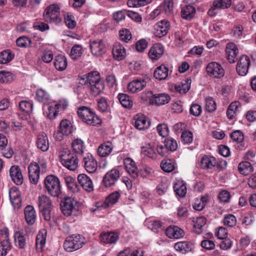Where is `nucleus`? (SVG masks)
I'll use <instances>...</instances> for the list:
<instances>
[{"instance_id":"1","label":"nucleus","mask_w":256,"mask_h":256,"mask_svg":"<svg viewBox=\"0 0 256 256\" xmlns=\"http://www.w3.org/2000/svg\"><path fill=\"white\" fill-rule=\"evenodd\" d=\"M58 157L61 164L68 170L74 171L78 168V158L68 148H60L58 151Z\"/></svg>"},{"instance_id":"2","label":"nucleus","mask_w":256,"mask_h":256,"mask_svg":"<svg viewBox=\"0 0 256 256\" xmlns=\"http://www.w3.org/2000/svg\"><path fill=\"white\" fill-rule=\"evenodd\" d=\"M79 118L84 123L91 126H98L101 124L102 120L92 108L82 106L78 108L77 110Z\"/></svg>"},{"instance_id":"3","label":"nucleus","mask_w":256,"mask_h":256,"mask_svg":"<svg viewBox=\"0 0 256 256\" xmlns=\"http://www.w3.org/2000/svg\"><path fill=\"white\" fill-rule=\"evenodd\" d=\"M67 106L68 103L65 100L50 102L44 108V114L50 120H54L56 117L59 110H64Z\"/></svg>"},{"instance_id":"4","label":"nucleus","mask_w":256,"mask_h":256,"mask_svg":"<svg viewBox=\"0 0 256 256\" xmlns=\"http://www.w3.org/2000/svg\"><path fill=\"white\" fill-rule=\"evenodd\" d=\"M85 243L84 238L80 234H72L66 238L64 244V250L68 252L81 248Z\"/></svg>"},{"instance_id":"5","label":"nucleus","mask_w":256,"mask_h":256,"mask_svg":"<svg viewBox=\"0 0 256 256\" xmlns=\"http://www.w3.org/2000/svg\"><path fill=\"white\" fill-rule=\"evenodd\" d=\"M44 186L48 193L54 197H58L61 194L60 181L54 176L49 175L46 178Z\"/></svg>"},{"instance_id":"6","label":"nucleus","mask_w":256,"mask_h":256,"mask_svg":"<svg viewBox=\"0 0 256 256\" xmlns=\"http://www.w3.org/2000/svg\"><path fill=\"white\" fill-rule=\"evenodd\" d=\"M44 16L46 20L48 22L58 24L62 22V18L60 15V8L56 4L48 6L44 13Z\"/></svg>"},{"instance_id":"7","label":"nucleus","mask_w":256,"mask_h":256,"mask_svg":"<svg viewBox=\"0 0 256 256\" xmlns=\"http://www.w3.org/2000/svg\"><path fill=\"white\" fill-rule=\"evenodd\" d=\"M38 205L40 210L44 216L46 220H50V211L52 208V204L48 196L46 195L39 196L38 198Z\"/></svg>"},{"instance_id":"8","label":"nucleus","mask_w":256,"mask_h":256,"mask_svg":"<svg viewBox=\"0 0 256 256\" xmlns=\"http://www.w3.org/2000/svg\"><path fill=\"white\" fill-rule=\"evenodd\" d=\"M78 209V201L72 197H68L65 199L62 211L66 216L76 215Z\"/></svg>"},{"instance_id":"9","label":"nucleus","mask_w":256,"mask_h":256,"mask_svg":"<svg viewBox=\"0 0 256 256\" xmlns=\"http://www.w3.org/2000/svg\"><path fill=\"white\" fill-rule=\"evenodd\" d=\"M206 70L208 74L214 78H221L224 75V69L216 62L209 63L206 68Z\"/></svg>"},{"instance_id":"10","label":"nucleus","mask_w":256,"mask_h":256,"mask_svg":"<svg viewBox=\"0 0 256 256\" xmlns=\"http://www.w3.org/2000/svg\"><path fill=\"white\" fill-rule=\"evenodd\" d=\"M90 43V51L94 56H102L106 52V44L102 40L96 39L91 40Z\"/></svg>"},{"instance_id":"11","label":"nucleus","mask_w":256,"mask_h":256,"mask_svg":"<svg viewBox=\"0 0 256 256\" xmlns=\"http://www.w3.org/2000/svg\"><path fill=\"white\" fill-rule=\"evenodd\" d=\"M231 4V0H214L208 14L210 16H213L218 14V9L228 8L230 6Z\"/></svg>"},{"instance_id":"12","label":"nucleus","mask_w":256,"mask_h":256,"mask_svg":"<svg viewBox=\"0 0 256 256\" xmlns=\"http://www.w3.org/2000/svg\"><path fill=\"white\" fill-rule=\"evenodd\" d=\"M101 80L99 73L97 72H92L81 76L79 78V83L88 87Z\"/></svg>"},{"instance_id":"13","label":"nucleus","mask_w":256,"mask_h":256,"mask_svg":"<svg viewBox=\"0 0 256 256\" xmlns=\"http://www.w3.org/2000/svg\"><path fill=\"white\" fill-rule=\"evenodd\" d=\"M250 61V58L246 55H242L238 61L236 72L240 76H244L248 72Z\"/></svg>"},{"instance_id":"14","label":"nucleus","mask_w":256,"mask_h":256,"mask_svg":"<svg viewBox=\"0 0 256 256\" xmlns=\"http://www.w3.org/2000/svg\"><path fill=\"white\" fill-rule=\"evenodd\" d=\"M82 163L86 170L89 173H93L97 170V162L93 156L90 153L86 154L84 156Z\"/></svg>"},{"instance_id":"15","label":"nucleus","mask_w":256,"mask_h":256,"mask_svg":"<svg viewBox=\"0 0 256 256\" xmlns=\"http://www.w3.org/2000/svg\"><path fill=\"white\" fill-rule=\"evenodd\" d=\"M9 198L10 203L14 209H19L21 208L22 206L21 194L16 187L10 189Z\"/></svg>"},{"instance_id":"16","label":"nucleus","mask_w":256,"mask_h":256,"mask_svg":"<svg viewBox=\"0 0 256 256\" xmlns=\"http://www.w3.org/2000/svg\"><path fill=\"white\" fill-rule=\"evenodd\" d=\"M120 172L116 168H112L106 173L103 178V183L106 187L114 185L120 178Z\"/></svg>"},{"instance_id":"17","label":"nucleus","mask_w":256,"mask_h":256,"mask_svg":"<svg viewBox=\"0 0 256 256\" xmlns=\"http://www.w3.org/2000/svg\"><path fill=\"white\" fill-rule=\"evenodd\" d=\"M9 174L12 180L16 184L21 185L23 183L24 177L19 166H12L9 170Z\"/></svg>"},{"instance_id":"18","label":"nucleus","mask_w":256,"mask_h":256,"mask_svg":"<svg viewBox=\"0 0 256 256\" xmlns=\"http://www.w3.org/2000/svg\"><path fill=\"white\" fill-rule=\"evenodd\" d=\"M165 234L170 239L177 240L183 238L185 233L182 228L173 225L166 228Z\"/></svg>"},{"instance_id":"19","label":"nucleus","mask_w":256,"mask_h":256,"mask_svg":"<svg viewBox=\"0 0 256 256\" xmlns=\"http://www.w3.org/2000/svg\"><path fill=\"white\" fill-rule=\"evenodd\" d=\"M146 84L147 82L144 79L136 78L128 84L127 88L132 93H136L145 88Z\"/></svg>"},{"instance_id":"20","label":"nucleus","mask_w":256,"mask_h":256,"mask_svg":"<svg viewBox=\"0 0 256 256\" xmlns=\"http://www.w3.org/2000/svg\"><path fill=\"white\" fill-rule=\"evenodd\" d=\"M120 196V194L118 192H112L106 198L104 202V206H103V204L101 202H98L96 205V208H92V212H94L96 209L112 206L118 202Z\"/></svg>"},{"instance_id":"21","label":"nucleus","mask_w":256,"mask_h":256,"mask_svg":"<svg viewBox=\"0 0 256 256\" xmlns=\"http://www.w3.org/2000/svg\"><path fill=\"white\" fill-rule=\"evenodd\" d=\"M225 52L228 62L231 64L234 63L238 54V50L236 45L234 42L228 43Z\"/></svg>"},{"instance_id":"22","label":"nucleus","mask_w":256,"mask_h":256,"mask_svg":"<svg viewBox=\"0 0 256 256\" xmlns=\"http://www.w3.org/2000/svg\"><path fill=\"white\" fill-rule=\"evenodd\" d=\"M173 188L176 196L180 198L185 197L187 192L186 182L182 180H176L173 186Z\"/></svg>"},{"instance_id":"23","label":"nucleus","mask_w":256,"mask_h":256,"mask_svg":"<svg viewBox=\"0 0 256 256\" xmlns=\"http://www.w3.org/2000/svg\"><path fill=\"white\" fill-rule=\"evenodd\" d=\"M29 178L31 183L36 184L40 179V166L36 162L31 163L28 166Z\"/></svg>"},{"instance_id":"24","label":"nucleus","mask_w":256,"mask_h":256,"mask_svg":"<svg viewBox=\"0 0 256 256\" xmlns=\"http://www.w3.org/2000/svg\"><path fill=\"white\" fill-rule=\"evenodd\" d=\"M78 180L82 187L86 192H91L94 190V185L92 180L85 174L78 176Z\"/></svg>"},{"instance_id":"25","label":"nucleus","mask_w":256,"mask_h":256,"mask_svg":"<svg viewBox=\"0 0 256 256\" xmlns=\"http://www.w3.org/2000/svg\"><path fill=\"white\" fill-rule=\"evenodd\" d=\"M134 120V126L138 130H145L150 126V122L142 114H137Z\"/></svg>"},{"instance_id":"26","label":"nucleus","mask_w":256,"mask_h":256,"mask_svg":"<svg viewBox=\"0 0 256 256\" xmlns=\"http://www.w3.org/2000/svg\"><path fill=\"white\" fill-rule=\"evenodd\" d=\"M124 163L125 168L129 174L134 178H137L138 170L135 162L132 158H128L124 160Z\"/></svg>"},{"instance_id":"27","label":"nucleus","mask_w":256,"mask_h":256,"mask_svg":"<svg viewBox=\"0 0 256 256\" xmlns=\"http://www.w3.org/2000/svg\"><path fill=\"white\" fill-rule=\"evenodd\" d=\"M175 250L183 254L192 252L194 248V244L190 242L182 241L174 244Z\"/></svg>"},{"instance_id":"28","label":"nucleus","mask_w":256,"mask_h":256,"mask_svg":"<svg viewBox=\"0 0 256 256\" xmlns=\"http://www.w3.org/2000/svg\"><path fill=\"white\" fill-rule=\"evenodd\" d=\"M24 218L28 225L34 224L36 218V214L34 208L30 205L27 206L24 210Z\"/></svg>"},{"instance_id":"29","label":"nucleus","mask_w":256,"mask_h":256,"mask_svg":"<svg viewBox=\"0 0 256 256\" xmlns=\"http://www.w3.org/2000/svg\"><path fill=\"white\" fill-rule=\"evenodd\" d=\"M36 144L38 148L42 152H46L49 148V142L46 134L42 133L38 136Z\"/></svg>"},{"instance_id":"30","label":"nucleus","mask_w":256,"mask_h":256,"mask_svg":"<svg viewBox=\"0 0 256 256\" xmlns=\"http://www.w3.org/2000/svg\"><path fill=\"white\" fill-rule=\"evenodd\" d=\"M46 232L45 230L39 232L36 238V247L38 252H42L45 246L46 242Z\"/></svg>"},{"instance_id":"31","label":"nucleus","mask_w":256,"mask_h":256,"mask_svg":"<svg viewBox=\"0 0 256 256\" xmlns=\"http://www.w3.org/2000/svg\"><path fill=\"white\" fill-rule=\"evenodd\" d=\"M59 132L63 136H68L73 132L74 128L71 122L67 120H62L60 124Z\"/></svg>"},{"instance_id":"32","label":"nucleus","mask_w":256,"mask_h":256,"mask_svg":"<svg viewBox=\"0 0 256 256\" xmlns=\"http://www.w3.org/2000/svg\"><path fill=\"white\" fill-rule=\"evenodd\" d=\"M215 158L210 156H204L200 160V166L204 169L212 168L217 165Z\"/></svg>"},{"instance_id":"33","label":"nucleus","mask_w":256,"mask_h":256,"mask_svg":"<svg viewBox=\"0 0 256 256\" xmlns=\"http://www.w3.org/2000/svg\"><path fill=\"white\" fill-rule=\"evenodd\" d=\"M112 54L116 60H120L125 58L126 51L124 48L121 44L116 43L112 48Z\"/></svg>"},{"instance_id":"34","label":"nucleus","mask_w":256,"mask_h":256,"mask_svg":"<svg viewBox=\"0 0 256 256\" xmlns=\"http://www.w3.org/2000/svg\"><path fill=\"white\" fill-rule=\"evenodd\" d=\"M118 239V235L116 232H103L100 234V240L105 244H115Z\"/></svg>"},{"instance_id":"35","label":"nucleus","mask_w":256,"mask_h":256,"mask_svg":"<svg viewBox=\"0 0 256 256\" xmlns=\"http://www.w3.org/2000/svg\"><path fill=\"white\" fill-rule=\"evenodd\" d=\"M193 225V232L197 234H200L202 232V228L206 222V218L204 216L198 217L194 218Z\"/></svg>"},{"instance_id":"36","label":"nucleus","mask_w":256,"mask_h":256,"mask_svg":"<svg viewBox=\"0 0 256 256\" xmlns=\"http://www.w3.org/2000/svg\"><path fill=\"white\" fill-rule=\"evenodd\" d=\"M113 149L112 142H107L100 145L98 149V154L101 157H105L108 156Z\"/></svg>"},{"instance_id":"37","label":"nucleus","mask_w":256,"mask_h":256,"mask_svg":"<svg viewBox=\"0 0 256 256\" xmlns=\"http://www.w3.org/2000/svg\"><path fill=\"white\" fill-rule=\"evenodd\" d=\"M72 146L76 154L82 156L86 148L84 142L80 138L74 140L72 143Z\"/></svg>"},{"instance_id":"38","label":"nucleus","mask_w":256,"mask_h":256,"mask_svg":"<svg viewBox=\"0 0 256 256\" xmlns=\"http://www.w3.org/2000/svg\"><path fill=\"white\" fill-rule=\"evenodd\" d=\"M195 13V8L190 5L184 6L181 10L182 17L187 20H191L194 16Z\"/></svg>"},{"instance_id":"39","label":"nucleus","mask_w":256,"mask_h":256,"mask_svg":"<svg viewBox=\"0 0 256 256\" xmlns=\"http://www.w3.org/2000/svg\"><path fill=\"white\" fill-rule=\"evenodd\" d=\"M191 80L186 78L181 82L180 84L176 85L174 88L180 94H186L190 89Z\"/></svg>"},{"instance_id":"40","label":"nucleus","mask_w":256,"mask_h":256,"mask_svg":"<svg viewBox=\"0 0 256 256\" xmlns=\"http://www.w3.org/2000/svg\"><path fill=\"white\" fill-rule=\"evenodd\" d=\"M238 170L244 176L250 174L254 170L251 164L248 162H240L238 166Z\"/></svg>"},{"instance_id":"41","label":"nucleus","mask_w":256,"mask_h":256,"mask_svg":"<svg viewBox=\"0 0 256 256\" xmlns=\"http://www.w3.org/2000/svg\"><path fill=\"white\" fill-rule=\"evenodd\" d=\"M240 106V103L237 101H234L230 104L226 112V115L229 119L232 120L234 118Z\"/></svg>"},{"instance_id":"42","label":"nucleus","mask_w":256,"mask_h":256,"mask_svg":"<svg viewBox=\"0 0 256 256\" xmlns=\"http://www.w3.org/2000/svg\"><path fill=\"white\" fill-rule=\"evenodd\" d=\"M54 66L58 70H64L67 66V60L66 57L62 55L56 56L54 60Z\"/></svg>"},{"instance_id":"43","label":"nucleus","mask_w":256,"mask_h":256,"mask_svg":"<svg viewBox=\"0 0 256 256\" xmlns=\"http://www.w3.org/2000/svg\"><path fill=\"white\" fill-rule=\"evenodd\" d=\"M148 55L152 61L158 60L160 58V44H154L149 50Z\"/></svg>"},{"instance_id":"44","label":"nucleus","mask_w":256,"mask_h":256,"mask_svg":"<svg viewBox=\"0 0 256 256\" xmlns=\"http://www.w3.org/2000/svg\"><path fill=\"white\" fill-rule=\"evenodd\" d=\"M36 98L38 102L44 104L50 102V96L49 94L42 88H40L37 90Z\"/></svg>"},{"instance_id":"45","label":"nucleus","mask_w":256,"mask_h":256,"mask_svg":"<svg viewBox=\"0 0 256 256\" xmlns=\"http://www.w3.org/2000/svg\"><path fill=\"white\" fill-rule=\"evenodd\" d=\"M88 88L90 89L91 94L93 96H96L100 94L103 91L104 85L102 80H101L92 84Z\"/></svg>"},{"instance_id":"46","label":"nucleus","mask_w":256,"mask_h":256,"mask_svg":"<svg viewBox=\"0 0 256 256\" xmlns=\"http://www.w3.org/2000/svg\"><path fill=\"white\" fill-rule=\"evenodd\" d=\"M118 97L122 106L128 108H130L132 107L133 103L128 95L125 94H119Z\"/></svg>"},{"instance_id":"47","label":"nucleus","mask_w":256,"mask_h":256,"mask_svg":"<svg viewBox=\"0 0 256 256\" xmlns=\"http://www.w3.org/2000/svg\"><path fill=\"white\" fill-rule=\"evenodd\" d=\"M174 7V0H164L162 11L166 16H170L173 12Z\"/></svg>"},{"instance_id":"48","label":"nucleus","mask_w":256,"mask_h":256,"mask_svg":"<svg viewBox=\"0 0 256 256\" xmlns=\"http://www.w3.org/2000/svg\"><path fill=\"white\" fill-rule=\"evenodd\" d=\"M208 202V198L207 196H202L200 199L196 198L192 207L195 210L198 211L202 210Z\"/></svg>"},{"instance_id":"49","label":"nucleus","mask_w":256,"mask_h":256,"mask_svg":"<svg viewBox=\"0 0 256 256\" xmlns=\"http://www.w3.org/2000/svg\"><path fill=\"white\" fill-rule=\"evenodd\" d=\"M14 238L16 246L20 248H24L26 245V240L22 233L20 232H16Z\"/></svg>"},{"instance_id":"50","label":"nucleus","mask_w":256,"mask_h":256,"mask_svg":"<svg viewBox=\"0 0 256 256\" xmlns=\"http://www.w3.org/2000/svg\"><path fill=\"white\" fill-rule=\"evenodd\" d=\"M142 154L152 158L156 157V154L150 144H146L142 147Z\"/></svg>"},{"instance_id":"51","label":"nucleus","mask_w":256,"mask_h":256,"mask_svg":"<svg viewBox=\"0 0 256 256\" xmlns=\"http://www.w3.org/2000/svg\"><path fill=\"white\" fill-rule=\"evenodd\" d=\"M82 52L83 49L82 45L75 44L71 49L70 57L74 60L77 59L82 56Z\"/></svg>"},{"instance_id":"52","label":"nucleus","mask_w":256,"mask_h":256,"mask_svg":"<svg viewBox=\"0 0 256 256\" xmlns=\"http://www.w3.org/2000/svg\"><path fill=\"white\" fill-rule=\"evenodd\" d=\"M146 96L149 99V104L152 105L159 106L160 94H154L152 92L148 91L146 93Z\"/></svg>"},{"instance_id":"53","label":"nucleus","mask_w":256,"mask_h":256,"mask_svg":"<svg viewBox=\"0 0 256 256\" xmlns=\"http://www.w3.org/2000/svg\"><path fill=\"white\" fill-rule=\"evenodd\" d=\"M14 57L10 50H6L0 53V63L6 64L10 62Z\"/></svg>"},{"instance_id":"54","label":"nucleus","mask_w":256,"mask_h":256,"mask_svg":"<svg viewBox=\"0 0 256 256\" xmlns=\"http://www.w3.org/2000/svg\"><path fill=\"white\" fill-rule=\"evenodd\" d=\"M224 225L232 228L236 224V219L235 216L232 214L225 215L223 220Z\"/></svg>"},{"instance_id":"55","label":"nucleus","mask_w":256,"mask_h":256,"mask_svg":"<svg viewBox=\"0 0 256 256\" xmlns=\"http://www.w3.org/2000/svg\"><path fill=\"white\" fill-rule=\"evenodd\" d=\"M175 168L174 163L171 160H162L161 162V168L165 172H170Z\"/></svg>"},{"instance_id":"56","label":"nucleus","mask_w":256,"mask_h":256,"mask_svg":"<svg viewBox=\"0 0 256 256\" xmlns=\"http://www.w3.org/2000/svg\"><path fill=\"white\" fill-rule=\"evenodd\" d=\"M152 0H128L127 4L129 7L143 6L150 4Z\"/></svg>"},{"instance_id":"57","label":"nucleus","mask_w":256,"mask_h":256,"mask_svg":"<svg viewBox=\"0 0 256 256\" xmlns=\"http://www.w3.org/2000/svg\"><path fill=\"white\" fill-rule=\"evenodd\" d=\"M11 245L8 240H3L0 244V256H4L10 250Z\"/></svg>"},{"instance_id":"58","label":"nucleus","mask_w":256,"mask_h":256,"mask_svg":"<svg viewBox=\"0 0 256 256\" xmlns=\"http://www.w3.org/2000/svg\"><path fill=\"white\" fill-rule=\"evenodd\" d=\"M14 76L9 72L0 71V82L8 83L13 80Z\"/></svg>"},{"instance_id":"59","label":"nucleus","mask_w":256,"mask_h":256,"mask_svg":"<svg viewBox=\"0 0 256 256\" xmlns=\"http://www.w3.org/2000/svg\"><path fill=\"white\" fill-rule=\"evenodd\" d=\"M205 102V109L207 112H212L216 110V104L212 98H206Z\"/></svg>"},{"instance_id":"60","label":"nucleus","mask_w":256,"mask_h":256,"mask_svg":"<svg viewBox=\"0 0 256 256\" xmlns=\"http://www.w3.org/2000/svg\"><path fill=\"white\" fill-rule=\"evenodd\" d=\"M164 143L166 148L172 152L176 150L178 148L176 142L172 139H165Z\"/></svg>"},{"instance_id":"61","label":"nucleus","mask_w":256,"mask_h":256,"mask_svg":"<svg viewBox=\"0 0 256 256\" xmlns=\"http://www.w3.org/2000/svg\"><path fill=\"white\" fill-rule=\"evenodd\" d=\"M230 138L234 142L240 143L242 142L244 140V134L239 130H236L230 134Z\"/></svg>"},{"instance_id":"62","label":"nucleus","mask_w":256,"mask_h":256,"mask_svg":"<svg viewBox=\"0 0 256 256\" xmlns=\"http://www.w3.org/2000/svg\"><path fill=\"white\" fill-rule=\"evenodd\" d=\"M181 140L184 144H188L193 140L192 134L190 130H185L182 132L181 136Z\"/></svg>"},{"instance_id":"63","label":"nucleus","mask_w":256,"mask_h":256,"mask_svg":"<svg viewBox=\"0 0 256 256\" xmlns=\"http://www.w3.org/2000/svg\"><path fill=\"white\" fill-rule=\"evenodd\" d=\"M19 106L22 111L28 113L32 111L33 104L30 102L23 100L20 102Z\"/></svg>"},{"instance_id":"64","label":"nucleus","mask_w":256,"mask_h":256,"mask_svg":"<svg viewBox=\"0 0 256 256\" xmlns=\"http://www.w3.org/2000/svg\"><path fill=\"white\" fill-rule=\"evenodd\" d=\"M16 44L20 47L26 48L31 45V40L26 36H21L16 40Z\"/></svg>"}]
</instances>
